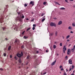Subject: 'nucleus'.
<instances>
[{"mask_svg": "<svg viewBox=\"0 0 75 75\" xmlns=\"http://www.w3.org/2000/svg\"><path fill=\"white\" fill-rule=\"evenodd\" d=\"M24 46L22 45V46H21V48H22V49H23V48H24Z\"/></svg>", "mask_w": 75, "mask_h": 75, "instance_id": "c9c22d12", "label": "nucleus"}, {"mask_svg": "<svg viewBox=\"0 0 75 75\" xmlns=\"http://www.w3.org/2000/svg\"><path fill=\"white\" fill-rule=\"evenodd\" d=\"M46 52H48V50H46Z\"/></svg>", "mask_w": 75, "mask_h": 75, "instance_id": "69168bd1", "label": "nucleus"}, {"mask_svg": "<svg viewBox=\"0 0 75 75\" xmlns=\"http://www.w3.org/2000/svg\"><path fill=\"white\" fill-rule=\"evenodd\" d=\"M66 58H68V56H66L65 57Z\"/></svg>", "mask_w": 75, "mask_h": 75, "instance_id": "052dcab7", "label": "nucleus"}, {"mask_svg": "<svg viewBox=\"0 0 75 75\" xmlns=\"http://www.w3.org/2000/svg\"><path fill=\"white\" fill-rule=\"evenodd\" d=\"M28 38V36H23V38H24V39H27V38Z\"/></svg>", "mask_w": 75, "mask_h": 75, "instance_id": "ddd939ff", "label": "nucleus"}, {"mask_svg": "<svg viewBox=\"0 0 75 75\" xmlns=\"http://www.w3.org/2000/svg\"><path fill=\"white\" fill-rule=\"evenodd\" d=\"M70 1H74V0H69Z\"/></svg>", "mask_w": 75, "mask_h": 75, "instance_id": "13d9d810", "label": "nucleus"}, {"mask_svg": "<svg viewBox=\"0 0 75 75\" xmlns=\"http://www.w3.org/2000/svg\"><path fill=\"white\" fill-rule=\"evenodd\" d=\"M69 62L70 64H72V60L71 59H69Z\"/></svg>", "mask_w": 75, "mask_h": 75, "instance_id": "9d476101", "label": "nucleus"}, {"mask_svg": "<svg viewBox=\"0 0 75 75\" xmlns=\"http://www.w3.org/2000/svg\"><path fill=\"white\" fill-rule=\"evenodd\" d=\"M53 48L54 49H55V48H56V45H53Z\"/></svg>", "mask_w": 75, "mask_h": 75, "instance_id": "393cba45", "label": "nucleus"}, {"mask_svg": "<svg viewBox=\"0 0 75 75\" xmlns=\"http://www.w3.org/2000/svg\"><path fill=\"white\" fill-rule=\"evenodd\" d=\"M64 75H67V74H66V73L64 72Z\"/></svg>", "mask_w": 75, "mask_h": 75, "instance_id": "8fccbe9b", "label": "nucleus"}, {"mask_svg": "<svg viewBox=\"0 0 75 75\" xmlns=\"http://www.w3.org/2000/svg\"><path fill=\"white\" fill-rule=\"evenodd\" d=\"M30 4H32V6H33V5H34V1H31L30 2Z\"/></svg>", "mask_w": 75, "mask_h": 75, "instance_id": "0eeeda50", "label": "nucleus"}, {"mask_svg": "<svg viewBox=\"0 0 75 75\" xmlns=\"http://www.w3.org/2000/svg\"><path fill=\"white\" fill-rule=\"evenodd\" d=\"M63 70H64V69L63 68H62L61 69V71H63Z\"/></svg>", "mask_w": 75, "mask_h": 75, "instance_id": "09e8293b", "label": "nucleus"}, {"mask_svg": "<svg viewBox=\"0 0 75 75\" xmlns=\"http://www.w3.org/2000/svg\"><path fill=\"white\" fill-rule=\"evenodd\" d=\"M60 10H65V8L64 7H62L60 8Z\"/></svg>", "mask_w": 75, "mask_h": 75, "instance_id": "dca6fc26", "label": "nucleus"}, {"mask_svg": "<svg viewBox=\"0 0 75 75\" xmlns=\"http://www.w3.org/2000/svg\"><path fill=\"white\" fill-rule=\"evenodd\" d=\"M53 19H54V20H57V18H53Z\"/></svg>", "mask_w": 75, "mask_h": 75, "instance_id": "49530a36", "label": "nucleus"}, {"mask_svg": "<svg viewBox=\"0 0 75 75\" xmlns=\"http://www.w3.org/2000/svg\"><path fill=\"white\" fill-rule=\"evenodd\" d=\"M39 51L37 50L36 52V53L37 54H38V53H39Z\"/></svg>", "mask_w": 75, "mask_h": 75, "instance_id": "c756f323", "label": "nucleus"}, {"mask_svg": "<svg viewBox=\"0 0 75 75\" xmlns=\"http://www.w3.org/2000/svg\"><path fill=\"white\" fill-rule=\"evenodd\" d=\"M65 2H66L67 3H68V0H65Z\"/></svg>", "mask_w": 75, "mask_h": 75, "instance_id": "de8ad7c7", "label": "nucleus"}, {"mask_svg": "<svg viewBox=\"0 0 75 75\" xmlns=\"http://www.w3.org/2000/svg\"><path fill=\"white\" fill-rule=\"evenodd\" d=\"M60 46H61V47H62V43H60Z\"/></svg>", "mask_w": 75, "mask_h": 75, "instance_id": "cd10ccee", "label": "nucleus"}, {"mask_svg": "<svg viewBox=\"0 0 75 75\" xmlns=\"http://www.w3.org/2000/svg\"><path fill=\"white\" fill-rule=\"evenodd\" d=\"M69 41H70L68 39L67 40V41H68V42H69Z\"/></svg>", "mask_w": 75, "mask_h": 75, "instance_id": "e2e57ef3", "label": "nucleus"}, {"mask_svg": "<svg viewBox=\"0 0 75 75\" xmlns=\"http://www.w3.org/2000/svg\"><path fill=\"white\" fill-rule=\"evenodd\" d=\"M24 6L25 7H27V4H25Z\"/></svg>", "mask_w": 75, "mask_h": 75, "instance_id": "4c0bfd02", "label": "nucleus"}, {"mask_svg": "<svg viewBox=\"0 0 75 75\" xmlns=\"http://www.w3.org/2000/svg\"><path fill=\"white\" fill-rule=\"evenodd\" d=\"M55 3H56V4H59L57 2H55Z\"/></svg>", "mask_w": 75, "mask_h": 75, "instance_id": "864d4df0", "label": "nucleus"}, {"mask_svg": "<svg viewBox=\"0 0 75 75\" xmlns=\"http://www.w3.org/2000/svg\"><path fill=\"white\" fill-rule=\"evenodd\" d=\"M62 66H60V67H59V68L60 69L61 68H62Z\"/></svg>", "mask_w": 75, "mask_h": 75, "instance_id": "6e6d98bb", "label": "nucleus"}, {"mask_svg": "<svg viewBox=\"0 0 75 75\" xmlns=\"http://www.w3.org/2000/svg\"><path fill=\"white\" fill-rule=\"evenodd\" d=\"M0 70H1V71H3V69L2 68H0Z\"/></svg>", "mask_w": 75, "mask_h": 75, "instance_id": "c03bdc74", "label": "nucleus"}, {"mask_svg": "<svg viewBox=\"0 0 75 75\" xmlns=\"http://www.w3.org/2000/svg\"><path fill=\"white\" fill-rule=\"evenodd\" d=\"M74 48H73L71 49V51L73 52H74Z\"/></svg>", "mask_w": 75, "mask_h": 75, "instance_id": "aec40b11", "label": "nucleus"}, {"mask_svg": "<svg viewBox=\"0 0 75 75\" xmlns=\"http://www.w3.org/2000/svg\"><path fill=\"white\" fill-rule=\"evenodd\" d=\"M65 45L66 46H67V45H68V42H67L65 44Z\"/></svg>", "mask_w": 75, "mask_h": 75, "instance_id": "f704fd0d", "label": "nucleus"}, {"mask_svg": "<svg viewBox=\"0 0 75 75\" xmlns=\"http://www.w3.org/2000/svg\"><path fill=\"white\" fill-rule=\"evenodd\" d=\"M23 53L22 52H21V54L18 53L17 54V57H18V58H21V57H23Z\"/></svg>", "mask_w": 75, "mask_h": 75, "instance_id": "f257e3e1", "label": "nucleus"}, {"mask_svg": "<svg viewBox=\"0 0 75 75\" xmlns=\"http://www.w3.org/2000/svg\"><path fill=\"white\" fill-rule=\"evenodd\" d=\"M62 24V21H60L58 23V25H59Z\"/></svg>", "mask_w": 75, "mask_h": 75, "instance_id": "39448f33", "label": "nucleus"}, {"mask_svg": "<svg viewBox=\"0 0 75 75\" xmlns=\"http://www.w3.org/2000/svg\"><path fill=\"white\" fill-rule=\"evenodd\" d=\"M18 14H20V12H19L18 13Z\"/></svg>", "mask_w": 75, "mask_h": 75, "instance_id": "680f3d73", "label": "nucleus"}, {"mask_svg": "<svg viewBox=\"0 0 75 75\" xmlns=\"http://www.w3.org/2000/svg\"><path fill=\"white\" fill-rule=\"evenodd\" d=\"M45 20V18H43L42 20V22H44Z\"/></svg>", "mask_w": 75, "mask_h": 75, "instance_id": "f3484780", "label": "nucleus"}, {"mask_svg": "<svg viewBox=\"0 0 75 75\" xmlns=\"http://www.w3.org/2000/svg\"><path fill=\"white\" fill-rule=\"evenodd\" d=\"M16 20L17 21H21V19L20 18H18L17 19H16Z\"/></svg>", "mask_w": 75, "mask_h": 75, "instance_id": "6e6552de", "label": "nucleus"}, {"mask_svg": "<svg viewBox=\"0 0 75 75\" xmlns=\"http://www.w3.org/2000/svg\"><path fill=\"white\" fill-rule=\"evenodd\" d=\"M50 34L51 36H52V35H54V33H50Z\"/></svg>", "mask_w": 75, "mask_h": 75, "instance_id": "a878e982", "label": "nucleus"}, {"mask_svg": "<svg viewBox=\"0 0 75 75\" xmlns=\"http://www.w3.org/2000/svg\"><path fill=\"white\" fill-rule=\"evenodd\" d=\"M70 37V35H68L66 37L67 39H68V38H69Z\"/></svg>", "mask_w": 75, "mask_h": 75, "instance_id": "412c9836", "label": "nucleus"}, {"mask_svg": "<svg viewBox=\"0 0 75 75\" xmlns=\"http://www.w3.org/2000/svg\"><path fill=\"white\" fill-rule=\"evenodd\" d=\"M36 57H37V56H34L33 57V58H34V59H35V58H36Z\"/></svg>", "mask_w": 75, "mask_h": 75, "instance_id": "b1692460", "label": "nucleus"}, {"mask_svg": "<svg viewBox=\"0 0 75 75\" xmlns=\"http://www.w3.org/2000/svg\"><path fill=\"white\" fill-rule=\"evenodd\" d=\"M18 62L19 63H21V60L20 58L19 59Z\"/></svg>", "mask_w": 75, "mask_h": 75, "instance_id": "6ab92c4d", "label": "nucleus"}, {"mask_svg": "<svg viewBox=\"0 0 75 75\" xmlns=\"http://www.w3.org/2000/svg\"><path fill=\"white\" fill-rule=\"evenodd\" d=\"M3 29V30H5V29H6V28L4 27L3 28H2Z\"/></svg>", "mask_w": 75, "mask_h": 75, "instance_id": "72a5a7b5", "label": "nucleus"}, {"mask_svg": "<svg viewBox=\"0 0 75 75\" xmlns=\"http://www.w3.org/2000/svg\"><path fill=\"white\" fill-rule=\"evenodd\" d=\"M26 20H29V19H28V18H27L26 19Z\"/></svg>", "mask_w": 75, "mask_h": 75, "instance_id": "603ef678", "label": "nucleus"}, {"mask_svg": "<svg viewBox=\"0 0 75 75\" xmlns=\"http://www.w3.org/2000/svg\"><path fill=\"white\" fill-rule=\"evenodd\" d=\"M71 75H74V74H71Z\"/></svg>", "mask_w": 75, "mask_h": 75, "instance_id": "774afa93", "label": "nucleus"}, {"mask_svg": "<svg viewBox=\"0 0 75 75\" xmlns=\"http://www.w3.org/2000/svg\"><path fill=\"white\" fill-rule=\"evenodd\" d=\"M35 27H33L32 28V29H33V30H35Z\"/></svg>", "mask_w": 75, "mask_h": 75, "instance_id": "e433bc0d", "label": "nucleus"}, {"mask_svg": "<svg viewBox=\"0 0 75 75\" xmlns=\"http://www.w3.org/2000/svg\"><path fill=\"white\" fill-rule=\"evenodd\" d=\"M39 52H42V50H39Z\"/></svg>", "mask_w": 75, "mask_h": 75, "instance_id": "37998d69", "label": "nucleus"}, {"mask_svg": "<svg viewBox=\"0 0 75 75\" xmlns=\"http://www.w3.org/2000/svg\"><path fill=\"white\" fill-rule=\"evenodd\" d=\"M44 15H45V13H42V15H41V16H42H42H44Z\"/></svg>", "mask_w": 75, "mask_h": 75, "instance_id": "473e14b6", "label": "nucleus"}, {"mask_svg": "<svg viewBox=\"0 0 75 75\" xmlns=\"http://www.w3.org/2000/svg\"><path fill=\"white\" fill-rule=\"evenodd\" d=\"M71 52V50L70 49H68L67 50V55H69V54Z\"/></svg>", "mask_w": 75, "mask_h": 75, "instance_id": "423d86ee", "label": "nucleus"}, {"mask_svg": "<svg viewBox=\"0 0 75 75\" xmlns=\"http://www.w3.org/2000/svg\"><path fill=\"white\" fill-rule=\"evenodd\" d=\"M63 39H64V36H62Z\"/></svg>", "mask_w": 75, "mask_h": 75, "instance_id": "338daca9", "label": "nucleus"}, {"mask_svg": "<svg viewBox=\"0 0 75 75\" xmlns=\"http://www.w3.org/2000/svg\"><path fill=\"white\" fill-rule=\"evenodd\" d=\"M74 66H72V67L71 68V69H74Z\"/></svg>", "mask_w": 75, "mask_h": 75, "instance_id": "58836bf2", "label": "nucleus"}, {"mask_svg": "<svg viewBox=\"0 0 75 75\" xmlns=\"http://www.w3.org/2000/svg\"><path fill=\"white\" fill-rule=\"evenodd\" d=\"M55 63H56V60H55L54 62H53L52 64H51V65L52 66L53 65H54L55 64Z\"/></svg>", "mask_w": 75, "mask_h": 75, "instance_id": "1a4fd4ad", "label": "nucleus"}, {"mask_svg": "<svg viewBox=\"0 0 75 75\" xmlns=\"http://www.w3.org/2000/svg\"><path fill=\"white\" fill-rule=\"evenodd\" d=\"M57 31H56L55 33V35L56 36H57Z\"/></svg>", "mask_w": 75, "mask_h": 75, "instance_id": "bb28decb", "label": "nucleus"}, {"mask_svg": "<svg viewBox=\"0 0 75 75\" xmlns=\"http://www.w3.org/2000/svg\"><path fill=\"white\" fill-rule=\"evenodd\" d=\"M14 58H15V59L16 60H17L18 58H17V57H14Z\"/></svg>", "mask_w": 75, "mask_h": 75, "instance_id": "2f4dec72", "label": "nucleus"}, {"mask_svg": "<svg viewBox=\"0 0 75 75\" xmlns=\"http://www.w3.org/2000/svg\"><path fill=\"white\" fill-rule=\"evenodd\" d=\"M72 26L73 27H75V23H73L72 24Z\"/></svg>", "mask_w": 75, "mask_h": 75, "instance_id": "a211bd4d", "label": "nucleus"}, {"mask_svg": "<svg viewBox=\"0 0 75 75\" xmlns=\"http://www.w3.org/2000/svg\"><path fill=\"white\" fill-rule=\"evenodd\" d=\"M10 50H11V46H9L8 48V51Z\"/></svg>", "mask_w": 75, "mask_h": 75, "instance_id": "4468645a", "label": "nucleus"}, {"mask_svg": "<svg viewBox=\"0 0 75 75\" xmlns=\"http://www.w3.org/2000/svg\"><path fill=\"white\" fill-rule=\"evenodd\" d=\"M25 31H24L22 33V34H21L20 35V37H23L24 35V33H25Z\"/></svg>", "mask_w": 75, "mask_h": 75, "instance_id": "20e7f679", "label": "nucleus"}, {"mask_svg": "<svg viewBox=\"0 0 75 75\" xmlns=\"http://www.w3.org/2000/svg\"><path fill=\"white\" fill-rule=\"evenodd\" d=\"M5 40H6V41H7V40H8V39H7V38H5Z\"/></svg>", "mask_w": 75, "mask_h": 75, "instance_id": "0e129e2a", "label": "nucleus"}, {"mask_svg": "<svg viewBox=\"0 0 75 75\" xmlns=\"http://www.w3.org/2000/svg\"><path fill=\"white\" fill-rule=\"evenodd\" d=\"M15 43H17V44H18L19 43H20V41L18 40H15Z\"/></svg>", "mask_w": 75, "mask_h": 75, "instance_id": "f8f14e48", "label": "nucleus"}, {"mask_svg": "<svg viewBox=\"0 0 75 75\" xmlns=\"http://www.w3.org/2000/svg\"><path fill=\"white\" fill-rule=\"evenodd\" d=\"M33 27H36V25L34 24L33 25Z\"/></svg>", "mask_w": 75, "mask_h": 75, "instance_id": "a19ab883", "label": "nucleus"}, {"mask_svg": "<svg viewBox=\"0 0 75 75\" xmlns=\"http://www.w3.org/2000/svg\"><path fill=\"white\" fill-rule=\"evenodd\" d=\"M31 58V57L29 55H28L27 57V59H30Z\"/></svg>", "mask_w": 75, "mask_h": 75, "instance_id": "2eb2a0df", "label": "nucleus"}, {"mask_svg": "<svg viewBox=\"0 0 75 75\" xmlns=\"http://www.w3.org/2000/svg\"><path fill=\"white\" fill-rule=\"evenodd\" d=\"M50 25L51 26V27H56V24L55 23L53 22H51L50 23Z\"/></svg>", "mask_w": 75, "mask_h": 75, "instance_id": "f03ea898", "label": "nucleus"}, {"mask_svg": "<svg viewBox=\"0 0 75 75\" xmlns=\"http://www.w3.org/2000/svg\"><path fill=\"white\" fill-rule=\"evenodd\" d=\"M4 57H6V54L4 53Z\"/></svg>", "mask_w": 75, "mask_h": 75, "instance_id": "c85d7f7f", "label": "nucleus"}, {"mask_svg": "<svg viewBox=\"0 0 75 75\" xmlns=\"http://www.w3.org/2000/svg\"><path fill=\"white\" fill-rule=\"evenodd\" d=\"M34 21V19H33L31 21L32 22H33V21Z\"/></svg>", "mask_w": 75, "mask_h": 75, "instance_id": "ea45409f", "label": "nucleus"}, {"mask_svg": "<svg viewBox=\"0 0 75 75\" xmlns=\"http://www.w3.org/2000/svg\"><path fill=\"white\" fill-rule=\"evenodd\" d=\"M10 58H12V55H10Z\"/></svg>", "mask_w": 75, "mask_h": 75, "instance_id": "3c124183", "label": "nucleus"}, {"mask_svg": "<svg viewBox=\"0 0 75 75\" xmlns=\"http://www.w3.org/2000/svg\"><path fill=\"white\" fill-rule=\"evenodd\" d=\"M73 48H74V49L75 50V45L74 46Z\"/></svg>", "mask_w": 75, "mask_h": 75, "instance_id": "5fc2aeb1", "label": "nucleus"}, {"mask_svg": "<svg viewBox=\"0 0 75 75\" xmlns=\"http://www.w3.org/2000/svg\"><path fill=\"white\" fill-rule=\"evenodd\" d=\"M71 68L69 69V71H71Z\"/></svg>", "mask_w": 75, "mask_h": 75, "instance_id": "4d7b16f0", "label": "nucleus"}, {"mask_svg": "<svg viewBox=\"0 0 75 75\" xmlns=\"http://www.w3.org/2000/svg\"><path fill=\"white\" fill-rule=\"evenodd\" d=\"M66 47V46L64 45L63 49V51L64 52V53H65V51L67 50V48Z\"/></svg>", "mask_w": 75, "mask_h": 75, "instance_id": "7ed1b4c3", "label": "nucleus"}, {"mask_svg": "<svg viewBox=\"0 0 75 75\" xmlns=\"http://www.w3.org/2000/svg\"><path fill=\"white\" fill-rule=\"evenodd\" d=\"M46 3H47V2H43L44 5H45V4H46Z\"/></svg>", "mask_w": 75, "mask_h": 75, "instance_id": "7c9ffc66", "label": "nucleus"}, {"mask_svg": "<svg viewBox=\"0 0 75 75\" xmlns=\"http://www.w3.org/2000/svg\"><path fill=\"white\" fill-rule=\"evenodd\" d=\"M22 18H24V16L23 15V16H22Z\"/></svg>", "mask_w": 75, "mask_h": 75, "instance_id": "79ce46f5", "label": "nucleus"}, {"mask_svg": "<svg viewBox=\"0 0 75 75\" xmlns=\"http://www.w3.org/2000/svg\"><path fill=\"white\" fill-rule=\"evenodd\" d=\"M68 29L69 30H72V27H71V26H69L68 28Z\"/></svg>", "mask_w": 75, "mask_h": 75, "instance_id": "4be33fe9", "label": "nucleus"}, {"mask_svg": "<svg viewBox=\"0 0 75 75\" xmlns=\"http://www.w3.org/2000/svg\"><path fill=\"white\" fill-rule=\"evenodd\" d=\"M47 74V72H45L43 74V75H45Z\"/></svg>", "mask_w": 75, "mask_h": 75, "instance_id": "a18cd8bd", "label": "nucleus"}, {"mask_svg": "<svg viewBox=\"0 0 75 75\" xmlns=\"http://www.w3.org/2000/svg\"><path fill=\"white\" fill-rule=\"evenodd\" d=\"M30 29H31V28H28L27 29L26 31H28V30H30Z\"/></svg>", "mask_w": 75, "mask_h": 75, "instance_id": "5701e85b", "label": "nucleus"}, {"mask_svg": "<svg viewBox=\"0 0 75 75\" xmlns=\"http://www.w3.org/2000/svg\"><path fill=\"white\" fill-rule=\"evenodd\" d=\"M74 32H72V31H71L70 32V33H73Z\"/></svg>", "mask_w": 75, "mask_h": 75, "instance_id": "bf43d9fd", "label": "nucleus"}, {"mask_svg": "<svg viewBox=\"0 0 75 75\" xmlns=\"http://www.w3.org/2000/svg\"><path fill=\"white\" fill-rule=\"evenodd\" d=\"M3 22V19L2 18H1L0 19V23H2Z\"/></svg>", "mask_w": 75, "mask_h": 75, "instance_id": "9b49d317", "label": "nucleus"}]
</instances>
